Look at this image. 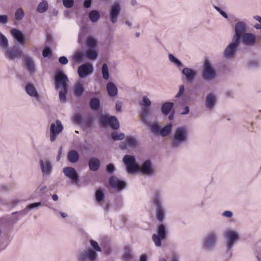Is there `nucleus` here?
<instances>
[{"mask_svg": "<svg viewBox=\"0 0 261 261\" xmlns=\"http://www.w3.org/2000/svg\"><path fill=\"white\" fill-rule=\"evenodd\" d=\"M164 195L163 190H155L151 198V203L155 208V219L161 223L157 227L156 233L152 236V241L156 247L162 246V241L166 239L167 236L166 226L162 223L165 221L167 215V208L163 201Z\"/></svg>", "mask_w": 261, "mask_h": 261, "instance_id": "nucleus-1", "label": "nucleus"}, {"mask_svg": "<svg viewBox=\"0 0 261 261\" xmlns=\"http://www.w3.org/2000/svg\"><path fill=\"white\" fill-rule=\"evenodd\" d=\"M173 148L177 149L186 144L189 140L188 128L186 126L176 127L169 137Z\"/></svg>", "mask_w": 261, "mask_h": 261, "instance_id": "nucleus-2", "label": "nucleus"}, {"mask_svg": "<svg viewBox=\"0 0 261 261\" xmlns=\"http://www.w3.org/2000/svg\"><path fill=\"white\" fill-rule=\"evenodd\" d=\"M217 71L212 62L208 59L204 60L201 71V77L205 82H211L216 78Z\"/></svg>", "mask_w": 261, "mask_h": 261, "instance_id": "nucleus-3", "label": "nucleus"}, {"mask_svg": "<svg viewBox=\"0 0 261 261\" xmlns=\"http://www.w3.org/2000/svg\"><path fill=\"white\" fill-rule=\"evenodd\" d=\"M223 236L225 239L226 249L228 251H229L239 240L240 233L237 229L227 228L224 230Z\"/></svg>", "mask_w": 261, "mask_h": 261, "instance_id": "nucleus-4", "label": "nucleus"}, {"mask_svg": "<svg viewBox=\"0 0 261 261\" xmlns=\"http://www.w3.org/2000/svg\"><path fill=\"white\" fill-rule=\"evenodd\" d=\"M218 234L216 231L208 233L202 241V249L205 251L213 250L217 244Z\"/></svg>", "mask_w": 261, "mask_h": 261, "instance_id": "nucleus-5", "label": "nucleus"}, {"mask_svg": "<svg viewBox=\"0 0 261 261\" xmlns=\"http://www.w3.org/2000/svg\"><path fill=\"white\" fill-rule=\"evenodd\" d=\"M5 58L9 61H13L19 58H23L22 50L18 44L14 45L12 47L9 46L4 51Z\"/></svg>", "mask_w": 261, "mask_h": 261, "instance_id": "nucleus-6", "label": "nucleus"}, {"mask_svg": "<svg viewBox=\"0 0 261 261\" xmlns=\"http://www.w3.org/2000/svg\"><path fill=\"white\" fill-rule=\"evenodd\" d=\"M123 162L126 166L128 173L134 174L138 171L139 165L136 163L135 156L125 155L123 158Z\"/></svg>", "mask_w": 261, "mask_h": 261, "instance_id": "nucleus-7", "label": "nucleus"}, {"mask_svg": "<svg viewBox=\"0 0 261 261\" xmlns=\"http://www.w3.org/2000/svg\"><path fill=\"white\" fill-rule=\"evenodd\" d=\"M99 122L103 127L109 126L114 130L119 128V122L115 116L102 115L100 117Z\"/></svg>", "mask_w": 261, "mask_h": 261, "instance_id": "nucleus-8", "label": "nucleus"}, {"mask_svg": "<svg viewBox=\"0 0 261 261\" xmlns=\"http://www.w3.org/2000/svg\"><path fill=\"white\" fill-rule=\"evenodd\" d=\"M77 261H97L98 254L91 248L84 249L76 255Z\"/></svg>", "mask_w": 261, "mask_h": 261, "instance_id": "nucleus-9", "label": "nucleus"}, {"mask_svg": "<svg viewBox=\"0 0 261 261\" xmlns=\"http://www.w3.org/2000/svg\"><path fill=\"white\" fill-rule=\"evenodd\" d=\"M55 87L56 90L60 87L61 89H68V79L67 75L62 70L57 71L55 75Z\"/></svg>", "mask_w": 261, "mask_h": 261, "instance_id": "nucleus-10", "label": "nucleus"}, {"mask_svg": "<svg viewBox=\"0 0 261 261\" xmlns=\"http://www.w3.org/2000/svg\"><path fill=\"white\" fill-rule=\"evenodd\" d=\"M23 65L24 69L30 75H33L37 71V67L34 59L28 56H23Z\"/></svg>", "mask_w": 261, "mask_h": 261, "instance_id": "nucleus-11", "label": "nucleus"}, {"mask_svg": "<svg viewBox=\"0 0 261 261\" xmlns=\"http://www.w3.org/2000/svg\"><path fill=\"white\" fill-rule=\"evenodd\" d=\"M240 44V41L232 39L231 42L226 46L224 51L223 56L226 59H230L233 58Z\"/></svg>", "mask_w": 261, "mask_h": 261, "instance_id": "nucleus-12", "label": "nucleus"}, {"mask_svg": "<svg viewBox=\"0 0 261 261\" xmlns=\"http://www.w3.org/2000/svg\"><path fill=\"white\" fill-rule=\"evenodd\" d=\"M39 166L43 177L50 176L53 170V165L48 159H41L39 161Z\"/></svg>", "mask_w": 261, "mask_h": 261, "instance_id": "nucleus-13", "label": "nucleus"}, {"mask_svg": "<svg viewBox=\"0 0 261 261\" xmlns=\"http://www.w3.org/2000/svg\"><path fill=\"white\" fill-rule=\"evenodd\" d=\"M138 171L147 176H152L155 173L153 164L150 160H145L141 166L139 165Z\"/></svg>", "mask_w": 261, "mask_h": 261, "instance_id": "nucleus-14", "label": "nucleus"}, {"mask_svg": "<svg viewBox=\"0 0 261 261\" xmlns=\"http://www.w3.org/2000/svg\"><path fill=\"white\" fill-rule=\"evenodd\" d=\"M63 129V126L60 120H56L55 123L51 124L50 126V140L54 142L57 136L60 134Z\"/></svg>", "mask_w": 261, "mask_h": 261, "instance_id": "nucleus-15", "label": "nucleus"}, {"mask_svg": "<svg viewBox=\"0 0 261 261\" xmlns=\"http://www.w3.org/2000/svg\"><path fill=\"white\" fill-rule=\"evenodd\" d=\"M121 10V7L119 2H115L111 6L109 10V17L112 23L114 24L117 22Z\"/></svg>", "mask_w": 261, "mask_h": 261, "instance_id": "nucleus-16", "label": "nucleus"}, {"mask_svg": "<svg viewBox=\"0 0 261 261\" xmlns=\"http://www.w3.org/2000/svg\"><path fill=\"white\" fill-rule=\"evenodd\" d=\"M154 115L150 108H142L141 110V118L143 123L149 125L154 119Z\"/></svg>", "mask_w": 261, "mask_h": 261, "instance_id": "nucleus-17", "label": "nucleus"}, {"mask_svg": "<svg viewBox=\"0 0 261 261\" xmlns=\"http://www.w3.org/2000/svg\"><path fill=\"white\" fill-rule=\"evenodd\" d=\"M138 142L136 137L134 136H127L125 141H122L120 143L119 147L122 149H125L127 148L133 149L137 147Z\"/></svg>", "mask_w": 261, "mask_h": 261, "instance_id": "nucleus-18", "label": "nucleus"}, {"mask_svg": "<svg viewBox=\"0 0 261 261\" xmlns=\"http://www.w3.org/2000/svg\"><path fill=\"white\" fill-rule=\"evenodd\" d=\"M247 24L243 21H239L235 24L234 35L233 39L240 42L241 36L246 30Z\"/></svg>", "mask_w": 261, "mask_h": 261, "instance_id": "nucleus-19", "label": "nucleus"}, {"mask_svg": "<svg viewBox=\"0 0 261 261\" xmlns=\"http://www.w3.org/2000/svg\"><path fill=\"white\" fill-rule=\"evenodd\" d=\"M217 102V97L215 94L209 93L207 94L205 100V107L207 111H212L215 108Z\"/></svg>", "mask_w": 261, "mask_h": 261, "instance_id": "nucleus-20", "label": "nucleus"}, {"mask_svg": "<svg viewBox=\"0 0 261 261\" xmlns=\"http://www.w3.org/2000/svg\"><path fill=\"white\" fill-rule=\"evenodd\" d=\"M93 68L92 65L89 63L83 64L80 65L77 69V73L81 78H85L88 75L92 73Z\"/></svg>", "mask_w": 261, "mask_h": 261, "instance_id": "nucleus-21", "label": "nucleus"}, {"mask_svg": "<svg viewBox=\"0 0 261 261\" xmlns=\"http://www.w3.org/2000/svg\"><path fill=\"white\" fill-rule=\"evenodd\" d=\"M26 93L32 98L36 100H39L40 95L35 85L31 83H27L24 87Z\"/></svg>", "mask_w": 261, "mask_h": 261, "instance_id": "nucleus-22", "label": "nucleus"}, {"mask_svg": "<svg viewBox=\"0 0 261 261\" xmlns=\"http://www.w3.org/2000/svg\"><path fill=\"white\" fill-rule=\"evenodd\" d=\"M175 102L177 105L182 106L186 103L187 99L184 85H179V91L175 95Z\"/></svg>", "mask_w": 261, "mask_h": 261, "instance_id": "nucleus-23", "label": "nucleus"}, {"mask_svg": "<svg viewBox=\"0 0 261 261\" xmlns=\"http://www.w3.org/2000/svg\"><path fill=\"white\" fill-rule=\"evenodd\" d=\"M63 172L65 175L72 180V182H75L79 180V175L75 169L71 167H66L63 168Z\"/></svg>", "mask_w": 261, "mask_h": 261, "instance_id": "nucleus-24", "label": "nucleus"}, {"mask_svg": "<svg viewBox=\"0 0 261 261\" xmlns=\"http://www.w3.org/2000/svg\"><path fill=\"white\" fill-rule=\"evenodd\" d=\"M181 74L188 83L193 82L197 76L196 71L189 67L184 68L181 70Z\"/></svg>", "mask_w": 261, "mask_h": 261, "instance_id": "nucleus-25", "label": "nucleus"}, {"mask_svg": "<svg viewBox=\"0 0 261 261\" xmlns=\"http://www.w3.org/2000/svg\"><path fill=\"white\" fill-rule=\"evenodd\" d=\"M109 183L111 187L119 191L122 190L126 186V183L124 181L121 180L115 176L110 177Z\"/></svg>", "mask_w": 261, "mask_h": 261, "instance_id": "nucleus-26", "label": "nucleus"}, {"mask_svg": "<svg viewBox=\"0 0 261 261\" xmlns=\"http://www.w3.org/2000/svg\"><path fill=\"white\" fill-rule=\"evenodd\" d=\"M242 43L248 46H253L256 42L255 36L250 33H245L242 36Z\"/></svg>", "mask_w": 261, "mask_h": 261, "instance_id": "nucleus-27", "label": "nucleus"}, {"mask_svg": "<svg viewBox=\"0 0 261 261\" xmlns=\"http://www.w3.org/2000/svg\"><path fill=\"white\" fill-rule=\"evenodd\" d=\"M10 32L13 37L20 44L24 45L25 44V38L21 31L16 29H12Z\"/></svg>", "mask_w": 261, "mask_h": 261, "instance_id": "nucleus-28", "label": "nucleus"}, {"mask_svg": "<svg viewBox=\"0 0 261 261\" xmlns=\"http://www.w3.org/2000/svg\"><path fill=\"white\" fill-rule=\"evenodd\" d=\"M106 90L108 95L114 97L118 94V88L113 82H109L106 85Z\"/></svg>", "mask_w": 261, "mask_h": 261, "instance_id": "nucleus-29", "label": "nucleus"}, {"mask_svg": "<svg viewBox=\"0 0 261 261\" xmlns=\"http://www.w3.org/2000/svg\"><path fill=\"white\" fill-rule=\"evenodd\" d=\"M89 168L92 171H97L100 167V162L98 159L92 157L89 159L88 163Z\"/></svg>", "mask_w": 261, "mask_h": 261, "instance_id": "nucleus-30", "label": "nucleus"}, {"mask_svg": "<svg viewBox=\"0 0 261 261\" xmlns=\"http://www.w3.org/2000/svg\"><path fill=\"white\" fill-rule=\"evenodd\" d=\"M85 53L81 50L75 51L72 57V60L75 63H80L84 60Z\"/></svg>", "mask_w": 261, "mask_h": 261, "instance_id": "nucleus-31", "label": "nucleus"}, {"mask_svg": "<svg viewBox=\"0 0 261 261\" xmlns=\"http://www.w3.org/2000/svg\"><path fill=\"white\" fill-rule=\"evenodd\" d=\"M67 158L70 163H75L79 161L80 155L76 150H71L69 151L67 155Z\"/></svg>", "mask_w": 261, "mask_h": 261, "instance_id": "nucleus-32", "label": "nucleus"}, {"mask_svg": "<svg viewBox=\"0 0 261 261\" xmlns=\"http://www.w3.org/2000/svg\"><path fill=\"white\" fill-rule=\"evenodd\" d=\"M174 103L171 102H166L164 103L161 107V112L165 115H167L173 109Z\"/></svg>", "mask_w": 261, "mask_h": 261, "instance_id": "nucleus-33", "label": "nucleus"}, {"mask_svg": "<svg viewBox=\"0 0 261 261\" xmlns=\"http://www.w3.org/2000/svg\"><path fill=\"white\" fill-rule=\"evenodd\" d=\"M86 44L88 49H95L97 40L92 36H88L86 39Z\"/></svg>", "mask_w": 261, "mask_h": 261, "instance_id": "nucleus-34", "label": "nucleus"}, {"mask_svg": "<svg viewBox=\"0 0 261 261\" xmlns=\"http://www.w3.org/2000/svg\"><path fill=\"white\" fill-rule=\"evenodd\" d=\"M9 47V42L7 37L0 32V48L4 52Z\"/></svg>", "mask_w": 261, "mask_h": 261, "instance_id": "nucleus-35", "label": "nucleus"}, {"mask_svg": "<svg viewBox=\"0 0 261 261\" xmlns=\"http://www.w3.org/2000/svg\"><path fill=\"white\" fill-rule=\"evenodd\" d=\"M173 128V125L171 123H169L163 127L161 128L160 135L162 137H165L168 136L171 132Z\"/></svg>", "mask_w": 261, "mask_h": 261, "instance_id": "nucleus-36", "label": "nucleus"}, {"mask_svg": "<svg viewBox=\"0 0 261 261\" xmlns=\"http://www.w3.org/2000/svg\"><path fill=\"white\" fill-rule=\"evenodd\" d=\"M84 88L82 83H77L74 86V95L78 97H81L84 92Z\"/></svg>", "mask_w": 261, "mask_h": 261, "instance_id": "nucleus-37", "label": "nucleus"}, {"mask_svg": "<svg viewBox=\"0 0 261 261\" xmlns=\"http://www.w3.org/2000/svg\"><path fill=\"white\" fill-rule=\"evenodd\" d=\"M122 259L124 261H130L132 259V252L129 247H124Z\"/></svg>", "mask_w": 261, "mask_h": 261, "instance_id": "nucleus-38", "label": "nucleus"}, {"mask_svg": "<svg viewBox=\"0 0 261 261\" xmlns=\"http://www.w3.org/2000/svg\"><path fill=\"white\" fill-rule=\"evenodd\" d=\"M100 14L97 10H93L89 13V18L92 22H97L100 18Z\"/></svg>", "mask_w": 261, "mask_h": 261, "instance_id": "nucleus-39", "label": "nucleus"}, {"mask_svg": "<svg viewBox=\"0 0 261 261\" xmlns=\"http://www.w3.org/2000/svg\"><path fill=\"white\" fill-rule=\"evenodd\" d=\"M100 100L97 98H92L89 102L90 108L94 111H97L100 107Z\"/></svg>", "mask_w": 261, "mask_h": 261, "instance_id": "nucleus-40", "label": "nucleus"}, {"mask_svg": "<svg viewBox=\"0 0 261 261\" xmlns=\"http://www.w3.org/2000/svg\"><path fill=\"white\" fill-rule=\"evenodd\" d=\"M48 7L47 2L43 0L38 5L36 10L38 13H43L47 11Z\"/></svg>", "mask_w": 261, "mask_h": 261, "instance_id": "nucleus-41", "label": "nucleus"}, {"mask_svg": "<svg viewBox=\"0 0 261 261\" xmlns=\"http://www.w3.org/2000/svg\"><path fill=\"white\" fill-rule=\"evenodd\" d=\"M169 60L171 62L173 63L178 69L184 66L182 63L177 59L174 55L171 54H169Z\"/></svg>", "mask_w": 261, "mask_h": 261, "instance_id": "nucleus-42", "label": "nucleus"}, {"mask_svg": "<svg viewBox=\"0 0 261 261\" xmlns=\"http://www.w3.org/2000/svg\"><path fill=\"white\" fill-rule=\"evenodd\" d=\"M15 18L18 21L21 20L25 16L24 12L22 8H18L15 12Z\"/></svg>", "mask_w": 261, "mask_h": 261, "instance_id": "nucleus-43", "label": "nucleus"}, {"mask_svg": "<svg viewBox=\"0 0 261 261\" xmlns=\"http://www.w3.org/2000/svg\"><path fill=\"white\" fill-rule=\"evenodd\" d=\"M101 73L102 77L105 80H108L110 77L109 68L106 63H103L101 67Z\"/></svg>", "mask_w": 261, "mask_h": 261, "instance_id": "nucleus-44", "label": "nucleus"}, {"mask_svg": "<svg viewBox=\"0 0 261 261\" xmlns=\"http://www.w3.org/2000/svg\"><path fill=\"white\" fill-rule=\"evenodd\" d=\"M139 104L143 107L142 108H149L151 105V102L147 96H143L142 100L139 101Z\"/></svg>", "mask_w": 261, "mask_h": 261, "instance_id": "nucleus-45", "label": "nucleus"}, {"mask_svg": "<svg viewBox=\"0 0 261 261\" xmlns=\"http://www.w3.org/2000/svg\"><path fill=\"white\" fill-rule=\"evenodd\" d=\"M86 55L88 59L91 60H95L97 57V54L95 49H88L86 51Z\"/></svg>", "mask_w": 261, "mask_h": 261, "instance_id": "nucleus-46", "label": "nucleus"}, {"mask_svg": "<svg viewBox=\"0 0 261 261\" xmlns=\"http://www.w3.org/2000/svg\"><path fill=\"white\" fill-rule=\"evenodd\" d=\"M90 244L92 247L91 249L95 251L96 253L101 252V248L96 241L91 240L90 241Z\"/></svg>", "mask_w": 261, "mask_h": 261, "instance_id": "nucleus-47", "label": "nucleus"}, {"mask_svg": "<svg viewBox=\"0 0 261 261\" xmlns=\"http://www.w3.org/2000/svg\"><path fill=\"white\" fill-rule=\"evenodd\" d=\"M161 128L156 123H153L150 125L151 132L155 135H160Z\"/></svg>", "mask_w": 261, "mask_h": 261, "instance_id": "nucleus-48", "label": "nucleus"}, {"mask_svg": "<svg viewBox=\"0 0 261 261\" xmlns=\"http://www.w3.org/2000/svg\"><path fill=\"white\" fill-rule=\"evenodd\" d=\"M111 137L115 141L122 140L125 138V135L122 133L114 132L111 134Z\"/></svg>", "mask_w": 261, "mask_h": 261, "instance_id": "nucleus-49", "label": "nucleus"}, {"mask_svg": "<svg viewBox=\"0 0 261 261\" xmlns=\"http://www.w3.org/2000/svg\"><path fill=\"white\" fill-rule=\"evenodd\" d=\"M104 193L101 190L98 189L95 192L96 201L98 203H100L104 198Z\"/></svg>", "mask_w": 261, "mask_h": 261, "instance_id": "nucleus-50", "label": "nucleus"}, {"mask_svg": "<svg viewBox=\"0 0 261 261\" xmlns=\"http://www.w3.org/2000/svg\"><path fill=\"white\" fill-rule=\"evenodd\" d=\"M67 93V89H64L63 88L59 91V99L60 100L65 103L66 101V95Z\"/></svg>", "mask_w": 261, "mask_h": 261, "instance_id": "nucleus-51", "label": "nucleus"}, {"mask_svg": "<svg viewBox=\"0 0 261 261\" xmlns=\"http://www.w3.org/2000/svg\"><path fill=\"white\" fill-rule=\"evenodd\" d=\"M92 123V119L91 117H89L88 118L83 119L81 125L85 127H89L91 126Z\"/></svg>", "mask_w": 261, "mask_h": 261, "instance_id": "nucleus-52", "label": "nucleus"}, {"mask_svg": "<svg viewBox=\"0 0 261 261\" xmlns=\"http://www.w3.org/2000/svg\"><path fill=\"white\" fill-rule=\"evenodd\" d=\"M73 122L77 124L81 125L83 120V119L80 113H76L74 115L73 117Z\"/></svg>", "mask_w": 261, "mask_h": 261, "instance_id": "nucleus-53", "label": "nucleus"}, {"mask_svg": "<svg viewBox=\"0 0 261 261\" xmlns=\"http://www.w3.org/2000/svg\"><path fill=\"white\" fill-rule=\"evenodd\" d=\"M42 205V204L41 202L32 203L27 206V210H29V211H30L33 209L38 208V207L41 206Z\"/></svg>", "mask_w": 261, "mask_h": 261, "instance_id": "nucleus-54", "label": "nucleus"}, {"mask_svg": "<svg viewBox=\"0 0 261 261\" xmlns=\"http://www.w3.org/2000/svg\"><path fill=\"white\" fill-rule=\"evenodd\" d=\"M63 4L65 7L67 8H71L74 4L73 0H63Z\"/></svg>", "mask_w": 261, "mask_h": 261, "instance_id": "nucleus-55", "label": "nucleus"}, {"mask_svg": "<svg viewBox=\"0 0 261 261\" xmlns=\"http://www.w3.org/2000/svg\"><path fill=\"white\" fill-rule=\"evenodd\" d=\"M255 255L258 261H261V247L257 246L255 250Z\"/></svg>", "mask_w": 261, "mask_h": 261, "instance_id": "nucleus-56", "label": "nucleus"}, {"mask_svg": "<svg viewBox=\"0 0 261 261\" xmlns=\"http://www.w3.org/2000/svg\"><path fill=\"white\" fill-rule=\"evenodd\" d=\"M8 22V17L7 15H0V24L6 25Z\"/></svg>", "mask_w": 261, "mask_h": 261, "instance_id": "nucleus-57", "label": "nucleus"}, {"mask_svg": "<svg viewBox=\"0 0 261 261\" xmlns=\"http://www.w3.org/2000/svg\"><path fill=\"white\" fill-rule=\"evenodd\" d=\"M233 214L231 211H225L221 214V216L224 218H231L232 217Z\"/></svg>", "mask_w": 261, "mask_h": 261, "instance_id": "nucleus-58", "label": "nucleus"}, {"mask_svg": "<svg viewBox=\"0 0 261 261\" xmlns=\"http://www.w3.org/2000/svg\"><path fill=\"white\" fill-rule=\"evenodd\" d=\"M51 50L49 48H45L43 50L42 55L44 57H48L51 55Z\"/></svg>", "mask_w": 261, "mask_h": 261, "instance_id": "nucleus-59", "label": "nucleus"}, {"mask_svg": "<svg viewBox=\"0 0 261 261\" xmlns=\"http://www.w3.org/2000/svg\"><path fill=\"white\" fill-rule=\"evenodd\" d=\"M115 170V167L112 164H109L107 166V171L109 173H113Z\"/></svg>", "mask_w": 261, "mask_h": 261, "instance_id": "nucleus-60", "label": "nucleus"}, {"mask_svg": "<svg viewBox=\"0 0 261 261\" xmlns=\"http://www.w3.org/2000/svg\"><path fill=\"white\" fill-rule=\"evenodd\" d=\"M122 106V102H121L120 101H116V104H115V108H116V111H117L118 112H121L122 111V110H121Z\"/></svg>", "mask_w": 261, "mask_h": 261, "instance_id": "nucleus-61", "label": "nucleus"}, {"mask_svg": "<svg viewBox=\"0 0 261 261\" xmlns=\"http://www.w3.org/2000/svg\"><path fill=\"white\" fill-rule=\"evenodd\" d=\"M59 62L62 65H66L68 63V60L65 56H62L59 58Z\"/></svg>", "mask_w": 261, "mask_h": 261, "instance_id": "nucleus-62", "label": "nucleus"}, {"mask_svg": "<svg viewBox=\"0 0 261 261\" xmlns=\"http://www.w3.org/2000/svg\"><path fill=\"white\" fill-rule=\"evenodd\" d=\"M179 255L176 253H173L171 257L170 261H179Z\"/></svg>", "mask_w": 261, "mask_h": 261, "instance_id": "nucleus-63", "label": "nucleus"}, {"mask_svg": "<svg viewBox=\"0 0 261 261\" xmlns=\"http://www.w3.org/2000/svg\"><path fill=\"white\" fill-rule=\"evenodd\" d=\"M91 0H85L84 3V6L87 9L91 7Z\"/></svg>", "mask_w": 261, "mask_h": 261, "instance_id": "nucleus-64", "label": "nucleus"}]
</instances>
